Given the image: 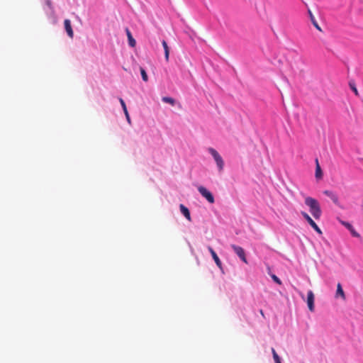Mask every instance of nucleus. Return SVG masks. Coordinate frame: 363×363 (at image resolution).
I'll return each instance as SVG.
<instances>
[{
    "mask_svg": "<svg viewBox=\"0 0 363 363\" xmlns=\"http://www.w3.org/2000/svg\"><path fill=\"white\" fill-rule=\"evenodd\" d=\"M305 204L309 208V211L315 219L320 218L322 211L319 202L315 199L305 196Z\"/></svg>",
    "mask_w": 363,
    "mask_h": 363,
    "instance_id": "1",
    "label": "nucleus"
},
{
    "mask_svg": "<svg viewBox=\"0 0 363 363\" xmlns=\"http://www.w3.org/2000/svg\"><path fill=\"white\" fill-rule=\"evenodd\" d=\"M208 152L213 156L215 162H216V164L218 167V170L220 172H222L224 167V162L221 156L215 149L212 147L208 148Z\"/></svg>",
    "mask_w": 363,
    "mask_h": 363,
    "instance_id": "2",
    "label": "nucleus"
},
{
    "mask_svg": "<svg viewBox=\"0 0 363 363\" xmlns=\"http://www.w3.org/2000/svg\"><path fill=\"white\" fill-rule=\"evenodd\" d=\"M199 192L210 203H213L215 200L213 194L204 186L198 187Z\"/></svg>",
    "mask_w": 363,
    "mask_h": 363,
    "instance_id": "3",
    "label": "nucleus"
},
{
    "mask_svg": "<svg viewBox=\"0 0 363 363\" xmlns=\"http://www.w3.org/2000/svg\"><path fill=\"white\" fill-rule=\"evenodd\" d=\"M301 214L302 216L306 220L308 224L319 234L322 233L321 230L317 225V224L314 222V220L311 218V217L305 211H301Z\"/></svg>",
    "mask_w": 363,
    "mask_h": 363,
    "instance_id": "4",
    "label": "nucleus"
},
{
    "mask_svg": "<svg viewBox=\"0 0 363 363\" xmlns=\"http://www.w3.org/2000/svg\"><path fill=\"white\" fill-rule=\"evenodd\" d=\"M301 214L302 216L306 220L308 224L319 234L322 233L321 230L317 225V224L314 222V220L311 218V217L305 211H301Z\"/></svg>",
    "mask_w": 363,
    "mask_h": 363,
    "instance_id": "5",
    "label": "nucleus"
},
{
    "mask_svg": "<svg viewBox=\"0 0 363 363\" xmlns=\"http://www.w3.org/2000/svg\"><path fill=\"white\" fill-rule=\"evenodd\" d=\"M231 247L234 250L235 253L240 258V259L245 263H247V260L245 256V250L242 247L235 245H231Z\"/></svg>",
    "mask_w": 363,
    "mask_h": 363,
    "instance_id": "6",
    "label": "nucleus"
},
{
    "mask_svg": "<svg viewBox=\"0 0 363 363\" xmlns=\"http://www.w3.org/2000/svg\"><path fill=\"white\" fill-rule=\"evenodd\" d=\"M314 294L312 291H308L307 294V304L310 311H314Z\"/></svg>",
    "mask_w": 363,
    "mask_h": 363,
    "instance_id": "7",
    "label": "nucleus"
},
{
    "mask_svg": "<svg viewBox=\"0 0 363 363\" xmlns=\"http://www.w3.org/2000/svg\"><path fill=\"white\" fill-rule=\"evenodd\" d=\"M323 194L325 195H326L327 196H328L333 201L335 204L339 206L340 203H339V199H338V196L337 195L331 191H329V190H325L323 191Z\"/></svg>",
    "mask_w": 363,
    "mask_h": 363,
    "instance_id": "8",
    "label": "nucleus"
},
{
    "mask_svg": "<svg viewBox=\"0 0 363 363\" xmlns=\"http://www.w3.org/2000/svg\"><path fill=\"white\" fill-rule=\"evenodd\" d=\"M64 25L67 35L69 37L72 38L74 36V33L72 28L71 21L69 19H65L64 21Z\"/></svg>",
    "mask_w": 363,
    "mask_h": 363,
    "instance_id": "9",
    "label": "nucleus"
},
{
    "mask_svg": "<svg viewBox=\"0 0 363 363\" xmlns=\"http://www.w3.org/2000/svg\"><path fill=\"white\" fill-rule=\"evenodd\" d=\"M125 33H126V35H127V37H128V44L130 47L132 48H134L136 45V41L133 38L130 30L127 28L125 29Z\"/></svg>",
    "mask_w": 363,
    "mask_h": 363,
    "instance_id": "10",
    "label": "nucleus"
},
{
    "mask_svg": "<svg viewBox=\"0 0 363 363\" xmlns=\"http://www.w3.org/2000/svg\"><path fill=\"white\" fill-rule=\"evenodd\" d=\"M179 208H180V211L182 212V213L185 216V218L188 220H191V215H190V212L189 211V209L184 206L183 204H180L179 206Z\"/></svg>",
    "mask_w": 363,
    "mask_h": 363,
    "instance_id": "11",
    "label": "nucleus"
},
{
    "mask_svg": "<svg viewBox=\"0 0 363 363\" xmlns=\"http://www.w3.org/2000/svg\"><path fill=\"white\" fill-rule=\"evenodd\" d=\"M119 101H120V104H121V106L123 108V112H124V113L125 115V117H126V119H127L128 122L129 123H130V116L128 114V112L127 107H126L125 101L121 98L119 99Z\"/></svg>",
    "mask_w": 363,
    "mask_h": 363,
    "instance_id": "12",
    "label": "nucleus"
},
{
    "mask_svg": "<svg viewBox=\"0 0 363 363\" xmlns=\"http://www.w3.org/2000/svg\"><path fill=\"white\" fill-rule=\"evenodd\" d=\"M323 177V172L320 168V166L318 162V160H315V177L318 179H320Z\"/></svg>",
    "mask_w": 363,
    "mask_h": 363,
    "instance_id": "13",
    "label": "nucleus"
},
{
    "mask_svg": "<svg viewBox=\"0 0 363 363\" xmlns=\"http://www.w3.org/2000/svg\"><path fill=\"white\" fill-rule=\"evenodd\" d=\"M342 224L351 232L354 237L359 238L360 236L359 234L354 230L351 224L347 222H342Z\"/></svg>",
    "mask_w": 363,
    "mask_h": 363,
    "instance_id": "14",
    "label": "nucleus"
},
{
    "mask_svg": "<svg viewBox=\"0 0 363 363\" xmlns=\"http://www.w3.org/2000/svg\"><path fill=\"white\" fill-rule=\"evenodd\" d=\"M308 14L313 25L315 27L317 30H318L319 31H322L321 28L319 26L311 10H308Z\"/></svg>",
    "mask_w": 363,
    "mask_h": 363,
    "instance_id": "15",
    "label": "nucleus"
},
{
    "mask_svg": "<svg viewBox=\"0 0 363 363\" xmlns=\"http://www.w3.org/2000/svg\"><path fill=\"white\" fill-rule=\"evenodd\" d=\"M162 46L164 48V50L165 60H166L167 62H168L169 61V47H168L167 43V42L165 40H162Z\"/></svg>",
    "mask_w": 363,
    "mask_h": 363,
    "instance_id": "16",
    "label": "nucleus"
},
{
    "mask_svg": "<svg viewBox=\"0 0 363 363\" xmlns=\"http://www.w3.org/2000/svg\"><path fill=\"white\" fill-rule=\"evenodd\" d=\"M341 296L343 299H345V295L342 288V285L338 283L337 285L336 296Z\"/></svg>",
    "mask_w": 363,
    "mask_h": 363,
    "instance_id": "17",
    "label": "nucleus"
},
{
    "mask_svg": "<svg viewBox=\"0 0 363 363\" xmlns=\"http://www.w3.org/2000/svg\"><path fill=\"white\" fill-rule=\"evenodd\" d=\"M349 86H350V89L353 91L354 94L358 96H359V92H358V90H357V89L356 87L355 82L353 80L350 81Z\"/></svg>",
    "mask_w": 363,
    "mask_h": 363,
    "instance_id": "18",
    "label": "nucleus"
},
{
    "mask_svg": "<svg viewBox=\"0 0 363 363\" xmlns=\"http://www.w3.org/2000/svg\"><path fill=\"white\" fill-rule=\"evenodd\" d=\"M162 101L164 103H168L171 104L172 106H174L175 104V101L173 98L169 97V96H164L162 99Z\"/></svg>",
    "mask_w": 363,
    "mask_h": 363,
    "instance_id": "19",
    "label": "nucleus"
},
{
    "mask_svg": "<svg viewBox=\"0 0 363 363\" xmlns=\"http://www.w3.org/2000/svg\"><path fill=\"white\" fill-rule=\"evenodd\" d=\"M213 260L215 261L216 265L220 268L222 269V262L220 260L219 257H218L217 254L215 253L213 255H211Z\"/></svg>",
    "mask_w": 363,
    "mask_h": 363,
    "instance_id": "20",
    "label": "nucleus"
},
{
    "mask_svg": "<svg viewBox=\"0 0 363 363\" xmlns=\"http://www.w3.org/2000/svg\"><path fill=\"white\" fill-rule=\"evenodd\" d=\"M272 353L275 363H281L279 356L277 354L274 348H272Z\"/></svg>",
    "mask_w": 363,
    "mask_h": 363,
    "instance_id": "21",
    "label": "nucleus"
},
{
    "mask_svg": "<svg viewBox=\"0 0 363 363\" xmlns=\"http://www.w3.org/2000/svg\"><path fill=\"white\" fill-rule=\"evenodd\" d=\"M140 74H141L143 80L144 82H147L148 81V77H147V74L146 71L145 70V69L143 68V67H140Z\"/></svg>",
    "mask_w": 363,
    "mask_h": 363,
    "instance_id": "22",
    "label": "nucleus"
},
{
    "mask_svg": "<svg viewBox=\"0 0 363 363\" xmlns=\"http://www.w3.org/2000/svg\"><path fill=\"white\" fill-rule=\"evenodd\" d=\"M271 277L273 279V281L274 282H276L277 284H278L279 285H281L282 284V282L280 280V279L279 277H277L275 274H272Z\"/></svg>",
    "mask_w": 363,
    "mask_h": 363,
    "instance_id": "23",
    "label": "nucleus"
},
{
    "mask_svg": "<svg viewBox=\"0 0 363 363\" xmlns=\"http://www.w3.org/2000/svg\"><path fill=\"white\" fill-rule=\"evenodd\" d=\"M45 4L52 11L53 10L51 0H46Z\"/></svg>",
    "mask_w": 363,
    "mask_h": 363,
    "instance_id": "24",
    "label": "nucleus"
},
{
    "mask_svg": "<svg viewBox=\"0 0 363 363\" xmlns=\"http://www.w3.org/2000/svg\"><path fill=\"white\" fill-rule=\"evenodd\" d=\"M208 251L210 252L211 255H213V254L216 253V252L214 251V250L211 247V246H208Z\"/></svg>",
    "mask_w": 363,
    "mask_h": 363,
    "instance_id": "25",
    "label": "nucleus"
},
{
    "mask_svg": "<svg viewBox=\"0 0 363 363\" xmlns=\"http://www.w3.org/2000/svg\"><path fill=\"white\" fill-rule=\"evenodd\" d=\"M259 312H260V314L264 317V312H263V311H262V310H260V311H259Z\"/></svg>",
    "mask_w": 363,
    "mask_h": 363,
    "instance_id": "26",
    "label": "nucleus"
}]
</instances>
